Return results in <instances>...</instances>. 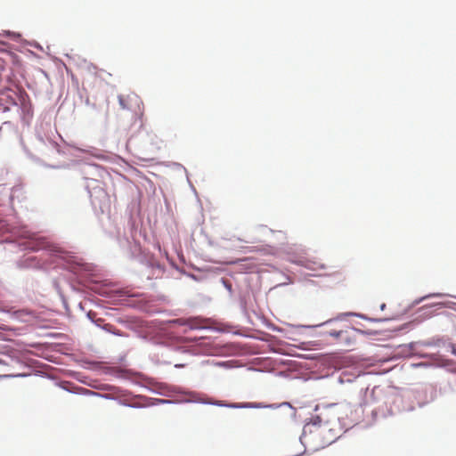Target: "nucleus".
I'll return each instance as SVG.
<instances>
[{"instance_id": "obj_4", "label": "nucleus", "mask_w": 456, "mask_h": 456, "mask_svg": "<svg viewBox=\"0 0 456 456\" xmlns=\"http://www.w3.org/2000/svg\"><path fill=\"white\" fill-rule=\"evenodd\" d=\"M276 376L283 378L288 380H298L301 382H307L310 380H319L324 378H329L330 375L325 376L316 375L317 372H275Z\"/></svg>"}, {"instance_id": "obj_2", "label": "nucleus", "mask_w": 456, "mask_h": 456, "mask_svg": "<svg viewBox=\"0 0 456 456\" xmlns=\"http://www.w3.org/2000/svg\"><path fill=\"white\" fill-rule=\"evenodd\" d=\"M357 332L358 330L347 327L345 330H330L326 334L331 337L336 344L351 350L356 344Z\"/></svg>"}, {"instance_id": "obj_25", "label": "nucleus", "mask_w": 456, "mask_h": 456, "mask_svg": "<svg viewBox=\"0 0 456 456\" xmlns=\"http://www.w3.org/2000/svg\"><path fill=\"white\" fill-rule=\"evenodd\" d=\"M335 405H336V403H330V404L325 405L324 407L325 408H330V407H333Z\"/></svg>"}, {"instance_id": "obj_21", "label": "nucleus", "mask_w": 456, "mask_h": 456, "mask_svg": "<svg viewBox=\"0 0 456 456\" xmlns=\"http://www.w3.org/2000/svg\"><path fill=\"white\" fill-rule=\"evenodd\" d=\"M0 330H12V329L7 328L6 325H1L0 326Z\"/></svg>"}, {"instance_id": "obj_13", "label": "nucleus", "mask_w": 456, "mask_h": 456, "mask_svg": "<svg viewBox=\"0 0 456 456\" xmlns=\"http://www.w3.org/2000/svg\"><path fill=\"white\" fill-rule=\"evenodd\" d=\"M328 435H330V436L328 437V440L326 442L327 445L331 444L332 443L336 442L340 437V436H335L333 428H330L328 430Z\"/></svg>"}, {"instance_id": "obj_7", "label": "nucleus", "mask_w": 456, "mask_h": 456, "mask_svg": "<svg viewBox=\"0 0 456 456\" xmlns=\"http://www.w3.org/2000/svg\"><path fill=\"white\" fill-rule=\"evenodd\" d=\"M415 366H433V367H448L450 366V362L442 358L439 355H433L427 362H421L418 364H414Z\"/></svg>"}, {"instance_id": "obj_12", "label": "nucleus", "mask_w": 456, "mask_h": 456, "mask_svg": "<svg viewBox=\"0 0 456 456\" xmlns=\"http://www.w3.org/2000/svg\"><path fill=\"white\" fill-rule=\"evenodd\" d=\"M214 365L215 366H218V367H225V368H235V367H238L237 365L234 364L233 361L216 362H214Z\"/></svg>"}, {"instance_id": "obj_9", "label": "nucleus", "mask_w": 456, "mask_h": 456, "mask_svg": "<svg viewBox=\"0 0 456 456\" xmlns=\"http://www.w3.org/2000/svg\"><path fill=\"white\" fill-rule=\"evenodd\" d=\"M69 373L71 374L72 377L75 378L76 379H77L79 382L86 384L90 387H95L98 389H106V387H107L106 385L96 386L94 384V381L89 379L87 377H85L83 375V372L76 371V372H69Z\"/></svg>"}, {"instance_id": "obj_27", "label": "nucleus", "mask_w": 456, "mask_h": 456, "mask_svg": "<svg viewBox=\"0 0 456 456\" xmlns=\"http://www.w3.org/2000/svg\"><path fill=\"white\" fill-rule=\"evenodd\" d=\"M452 352H453L454 354H456V349L455 348H453Z\"/></svg>"}, {"instance_id": "obj_16", "label": "nucleus", "mask_w": 456, "mask_h": 456, "mask_svg": "<svg viewBox=\"0 0 456 456\" xmlns=\"http://www.w3.org/2000/svg\"><path fill=\"white\" fill-rule=\"evenodd\" d=\"M174 403L173 401L166 400V399H159V398L154 399L155 404H169V403Z\"/></svg>"}, {"instance_id": "obj_20", "label": "nucleus", "mask_w": 456, "mask_h": 456, "mask_svg": "<svg viewBox=\"0 0 456 456\" xmlns=\"http://www.w3.org/2000/svg\"><path fill=\"white\" fill-rule=\"evenodd\" d=\"M0 365L5 366L7 365L5 359L0 357Z\"/></svg>"}, {"instance_id": "obj_17", "label": "nucleus", "mask_w": 456, "mask_h": 456, "mask_svg": "<svg viewBox=\"0 0 456 456\" xmlns=\"http://www.w3.org/2000/svg\"><path fill=\"white\" fill-rule=\"evenodd\" d=\"M112 328H113V327H112L111 325H110V324H106V325L104 326V329H105L107 331L111 332V333L116 334V335H121L118 331L114 330Z\"/></svg>"}, {"instance_id": "obj_6", "label": "nucleus", "mask_w": 456, "mask_h": 456, "mask_svg": "<svg viewBox=\"0 0 456 456\" xmlns=\"http://www.w3.org/2000/svg\"><path fill=\"white\" fill-rule=\"evenodd\" d=\"M57 386H59L60 387H61L65 391H68L69 393H71V394L84 395H93V396H100V397H103V398H109L106 395H101L99 393L93 392V391H91L89 389L83 388V387H79V388H77V389H71L70 388L71 384L68 383V382L57 383Z\"/></svg>"}, {"instance_id": "obj_22", "label": "nucleus", "mask_w": 456, "mask_h": 456, "mask_svg": "<svg viewBox=\"0 0 456 456\" xmlns=\"http://www.w3.org/2000/svg\"><path fill=\"white\" fill-rule=\"evenodd\" d=\"M175 367H176V368H183V367H185V364L175 363Z\"/></svg>"}, {"instance_id": "obj_19", "label": "nucleus", "mask_w": 456, "mask_h": 456, "mask_svg": "<svg viewBox=\"0 0 456 456\" xmlns=\"http://www.w3.org/2000/svg\"><path fill=\"white\" fill-rule=\"evenodd\" d=\"M124 405L131 407V408H140L141 407L139 405H135V404H132V403H124Z\"/></svg>"}, {"instance_id": "obj_15", "label": "nucleus", "mask_w": 456, "mask_h": 456, "mask_svg": "<svg viewBox=\"0 0 456 456\" xmlns=\"http://www.w3.org/2000/svg\"><path fill=\"white\" fill-rule=\"evenodd\" d=\"M173 323L178 324L180 326H188V319L179 318L172 321Z\"/></svg>"}, {"instance_id": "obj_14", "label": "nucleus", "mask_w": 456, "mask_h": 456, "mask_svg": "<svg viewBox=\"0 0 456 456\" xmlns=\"http://www.w3.org/2000/svg\"><path fill=\"white\" fill-rule=\"evenodd\" d=\"M321 423H322V418L321 416L319 415H315L314 416L311 420L307 423L308 424H312L313 426H315V427H320L321 426Z\"/></svg>"}, {"instance_id": "obj_18", "label": "nucleus", "mask_w": 456, "mask_h": 456, "mask_svg": "<svg viewBox=\"0 0 456 456\" xmlns=\"http://www.w3.org/2000/svg\"><path fill=\"white\" fill-rule=\"evenodd\" d=\"M280 405H281V407H282V406H288V407L291 408V409L293 410V415H292V416H293V417H295V416H296V409H295L294 407H292V406H291L290 403H289V402H283V403H280Z\"/></svg>"}, {"instance_id": "obj_24", "label": "nucleus", "mask_w": 456, "mask_h": 456, "mask_svg": "<svg viewBox=\"0 0 456 456\" xmlns=\"http://www.w3.org/2000/svg\"><path fill=\"white\" fill-rule=\"evenodd\" d=\"M346 367H349V365L348 364H344V365L336 367V369H341V368H346Z\"/></svg>"}, {"instance_id": "obj_11", "label": "nucleus", "mask_w": 456, "mask_h": 456, "mask_svg": "<svg viewBox=\"0 0 456 456\" xmlns=\"http://www.w3.org/2000/svg\"><path fill=\"white\" fill-rule=\"evenodd\" d=\"M30 367L32 369H34V370H45V371H48V370H56V369L51 367V366H43L41 364H39L38 362L35 361L34 362V364L33 365H30Z\"/></svg>"}, {"instance_id": "obj_8", "label": "nucleus", "mask_w": 456, "mask_h": 456, "mask_svg": "<svg viewBox=\"0 0 456 456\" xmlns=\"http://www.w3.org/2000/svg\"><path fill=\"white\" fill-rule=\"evenodd\" d=\"M31 372H18L17 374H2L0 375V380L5 379H12V378H25L28 376ZM37 376H40L42 378H47L50 379H53V377L50 375L51 372H33Z\"/></svg>"}, {"instance_id": "obj_26", "label": "nucleus", "mask_w": 456, "mask_h": 456, "mask_svg": "<svg viewBox=\"0 0 456 456\" xmlns=\"http://www.w3.org/2000/svg\"><path fill=\"white\" fill-rule=\"evenodd\" d=\"M319 409H320V405H319V404H317V405L314 407V411H319Z\"/></svg>"}, {"instance_id": "obj_3", "label": "nucleus", "mask_w": 456, "mask_h": 456, "mask_svg": "<svg viewBox=\"0 0 456 456\" xmlns=\"http://www.w3.org/2000/svg\"><path fill=\"white\" fill-rule=\"evenodd\" d=\"M118 102L123 110H128L134 113L140 112L142 105L141 98L134 93L119 94Z\"/></svg>"}, {"instance_id": "obj_1", "label": "nucleus", "mask_w": 456, "mask_h": 456, "mask_svg": "<svg viewBox=\"0 0 456 456\" xmlns=\"http://www.w3.org/2000/svg\"><path fill=\"white\" fill-rule=\"evenodd\" d=\"M118 378L127 379L136 386L142 387L153 394L168 396L171 393H181L191 395V398L181 401L186 403H201L206 405H215L218 407H225L230 409H278L280 403L264 404L263 403H229L226 401H205L194 398L197 395L194 392H186L176 387H169L167 385L156 382L153 379L144 376L142 372H116Z\"/></svg>"}, {"instance_id": "obj_23", "label": "nucleus", "mask_w": 456, "mask_h": 456, "mask_svg": "<svg viewBox=\"0 0 456 456\" xmlns=\"http://www.w3.org/2000/svg\"><path fill=\"white\" fill-rule=\"evenodd\" d=\"M305 427L304 428V430H303V434L302 436L299 437V440H300V443L303 444V442H302V436L305 435Z\"/></svg>"}, {"instance_id": "obj_5", "label": "nucleus", "mask_w": 456, "mask_h": 456, "mask_svg": "<svg viewBox=\"0 0 456 456\" xmlns=\"http://www.w3.org/2000/svg\"><path fill=\"white\" fill-rule=\"evenodd\" d=\"M386 372H358L355 375L354 372H342V374L338 378V383L339 384H352L353 382H361L362 379H364L366 374H385Z\"/></svg>"}, {"instance_id": "obj_10", "label": "nucleus", "mask_w": 456, "mask_h": 456, "mask_svg": "<svg viewBox=\"0 0 456 456\" xmlns=\"http://www.w3.org/2000/svg\"><path fill=\"white\" fill-rule=\"evenodd\" d=\"M206 320L200 317L188 318V327L191 330H199L207 328Z\"/></svg>"}]
</instances>
